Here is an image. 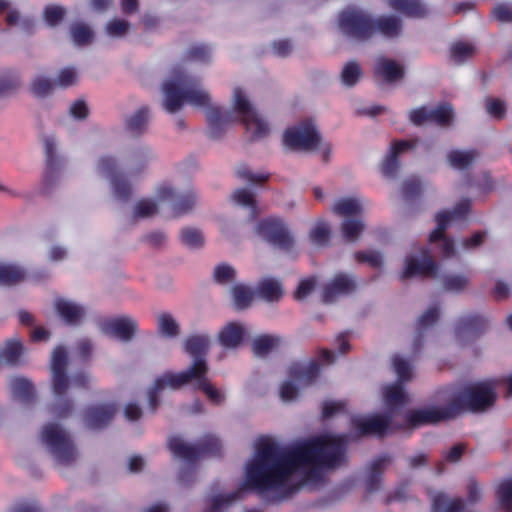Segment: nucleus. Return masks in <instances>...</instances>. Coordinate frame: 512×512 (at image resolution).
Listing matches in <instances>:
<instances>
[{"instance_id": "obj_1", "label": "nucleus", "mask_w": 512, "mask_h": 512, "mask_svg": "<svg viewBox=\"0 0 512 512\" xmlns=\"http://www.w3.org/2000/svg\"><path fill=\"white\" fill-rule=\"evenodd\" d=\"M346 446L347 437L344 435L311 438L291 449L269 438H261L256 444L254 457L246 465L242 487L227 495L211 497L206 512H229L244 490H253L261 495L283 490L281 495L267 499L268 503H278L292 494L293 488L288 486V482L294 472L306 467L336 468L345 460Z\"/></svg>"}, {"instance_id": "obj_2", "label": "nucleus", "mask_w": 512, "mask_h": 512, "mask_svg": "<svg viewBox=\"0 0 512 512\" xmlns=\"http://www.w3.org/2000/svg\"><path fill=\"white\" fill-rule=\"evenodd\" d=\"M164 108L168 113H176L185 102L206 109L208 130L211 139H220L226 126L238 121L234 112L222 110L218 106L211 105L210 95L200 88V81L186 75L176 80H169L163 85Z\"/></svg>"}, {"instance_id": "obj_3", "label": "nucleus", "mask_w": 512, "mask_h": 512, "mask_svg": "<svg viewBox=\"0 0 512 512\" xmlns=\"http://www.w3.org/2000/svg\"><path fill=\"white\" fill-rule=\"evenodd\" d=\"M67 364L66 349L61 345L57 346L52 353L51 372L53 393L57 398L53 412L58 418L68 417L73 410L72 401L64 398L70 384V379L66 373Z\"/></svg>"}, {"instance_id": "obj_4", "label": "nucleus", "mask_w": 512, "mask_h": 512, "mask_svg": "<svg viewBox=\"0 0 512 512\" xmlns=\"http://www.w3.org/2000/svg\"><path fill=\"white\" fill-rule=\"evenodd\" d=\"M497 395L494 383L483 381L464 387L450 403L457 406V416L465 410L482 412L494 405Z\"/></svg>"}, {"instance_id": "obj_5", "label": "nucleus", "mask_w": 512, "mask_h": 512, "mask_svg": "<svg viewBox=\"0 0 512 512\" xmlns=\"http://www.w3.org/2000/svg\"><path fill=\"white\" fill-rule=\"evenodd\" d=\"M41 441L59 464L70 465L76 460V447L59 424H46L41 432Z\"/></svg>"}, {"instance_id": "obj_6", "label": "nucleus", "mask_w": 512, "mask_h": 512, "mask_svg": "<svg viewBox=\"0 0 512 512\" xmlns=\"http://www.w3.org/2000/svg\"><path fill=\"white\" fill-rule=\"evenodd\" d=\"M338 27L349 39L366 42L373 38V16L358 8H347L339 13Z\"/></svg>"}, {"instance_id": "obj_7", "label": "nucleus", "mask_w": 512, "mask_h": 512, "mask_svg": "<svg viewBox=\"0 0 512 512\" xmlns=\"http://www.w3.org/2000/svg\"><path fill=\"white\" fill-rule=\"evenodd\" d=\"M168 447L176 458L189 463H194L204 456H220L222 450L220 440L214 435H205L195 445L187 444L180 437L174 436L169 439Z\"/></svg>"}, {"instance_id": "obj_8", "label": "nucleus", "mask_w": 512, "mask_h": 512, "mask_svg": "<svg viewBox=\"0 0 512 512\" xmlns=\"http://www.w3.org/2000/svg\"><path fill=\"white\" fill-rule=\"evenodd\" d=\"M234 111L240 116V122L247 131H252V140L261 139L268 135V124L252 108L241 88L234 89Z\"/></svg>"}, {"instance_id": "obj_9", "label": "nucleus", "mask_w": 512, "mask_h": 512, "mask_svg": "<svg viewBox=\"0 0 512 512\" xmlns=\"http://www.w3.org/2000/svg\"><path fill=\"white\" fill-rule=\"evenodd\" d=\"M256 233L266 242L283 251H290L294 246V238L280 218L268 217L260 220Z\"/></svg>"}, {"instance_id": "obj_10", "label": "nucleus", "mask_w": 512, "mask_h": 512, "mask_svg": "<svg viewBox=\"0 0 512 512\" xmlns=\"http://www.w3.org/2000/svg\"><path fill=\"white\" fill-rule=\"evenodd\" d=\"M320 141V134L310 120L288 128L283 136L284 145L293 150L312 151L318 148Z\"/></svg>"}, {"instance_id": "obj_11", "label": "nucleus", "mask_w": 512, "mask_h": 512, "mask_svg": "<svg viewBox=\"0 0 512 512\" xmlns=\"http://www.w3.org/2000/svg\"><path fill=\"white\" fill-rule=\"evenodd\" d=\"M457 417V406L448 403L445 407L431 406L422 409H412L405 414V422L409 428L437 424Z\"/></svg>"}, {"instance_id": "obj_12", "label": "nucleus", "mask_w": 512, "mask_h": 512, "mask_svg": "<svg viewBox=\"0 0 512 512\" xmlns=\"http://www.w3.org/2000/svg\"><path fill=\"white\" fill-rule=\"evenodd\" d=\"M351 427L359 437L376 436L383 438L392 430V414H375L369 417L354 416L351 418Z\"/></svg>"}, {"instance_id": "obj_13", "label": "nucleus", "mask_w": 512, "mask_h": 512, "mask_svg": "<svg viewBox=\"0 0 512 512\" xmlns=\"http://www.w3.org/2000/svg\"><path fill=\"white\" fill-rule=\"evenodd\" d=\"M208 365L206 361H193L192 365L186 370L180 373L165 372L161 376L157 377L154 381L156 389L162 391L166 388L171 390H177L182 386L188 384L193 379L196 380L202 374H207Z\"/></svg>"}, {"instance_id": "obj_14", "label": "nucleus", "mask_w": 512, "mask_h": 512, "mask_svg": "<svg viewBox=\"0 0 512 512\" xmlns=\"http://www.w3.org/2000/svg\"><path fill=\"white\" fill-rule=\"evenodd\" d=\"M159 201H168L171 204L172 217L177 218L189 213L196 204V195L190 190L177 193L172 187L163 184L156 192Z\"/></svg>"}, {"instance_id": "obj_15", "label": "nucleus", "mask_w": 512, "mask_h": 512, "mask_svg": "<svg viewBox=\"0 0 512 512\" xmlns=\"http://www.w3.org/2000/svg\"><path fill=\"white\" fill-rule=\"evenodd\" d=\"M438 274V265L433 260L427 248L421 249V258L409 256L405 260V268L400 275L401 280L421 277L435 278Z\"/></svg>"}, {"instance_id": "obj_16", "label": "nucleus", "mask_w": 512, "mask_h": 512, "mask_svg": "<svg viewBox=\"0 0 512 512\" xmlns=\"http://www.w3.org/2000/svg\"><path fill=\"white\" fill-rule=\"evenodd\" d=\"M98 168L110 178L115 196L121 200H128L131 196L132 188L125 176L116 171L115 159L109 156L102 157L99 160Z\"/></svg>"}, {"instance_id": "obj_17", "label": "nucleus", "mask_w": 512, "mask_h": 512, "mask_svg": "<svg viewBox=\"0 0 512 512\" xmlns=\"http://www.w3.org/2000/svg\"><path fill=\"white\" fill-rule=\"evenodd\" d=\"M138 324L135 319L129 316H119L106 319L101 324V331L108 336L114 337L123 342L133 339Z\"/></svg>"}, {"instance_id": "obj_18", "label": "nucleus", "mask_w": 512, "mask_h": 512, "mask_svg": "<svg viewBox=\"0 0 512 512\" xmlns=\"http://www.w3.org/2000/svg\"><path fill=\"white\" fill-rule=\"evenodd\" d=\"M117 412L115 403H103L88 406L83 413L85 425L92 430L107 427Z\"/></svg>"}, {"instance_id": "obj_19", "label": "nucleus", "mask_w": 512, "mask_h": 512, "mask_svg": "<svg viewBox=\"0 0 512 512\" xmlns=\"http://www.w3.org/2000/svg\"><path fill=\"white\" fill-rule=\"evenodd\" d=\"M355 288L356 282L351 276L339 273L323 287L322 300L324 303H331L340 295L352 293Z\"/></svg>"}, {"instance_id": "obj_20", "label": "nucleus", "mask_w": 512, "mask_h": 512, "mask_svg": "<svg viewBox=\"0 0 512 512\" xmlns=\"http://www.w3.org/2000/svg\"><path fill=\"white\" fill-rule=\"evenodd\" d=\"M404 75L405 71L403 66L398 64L395 60L385 57H380L376 60L374 66V77L376 80L391 84L403 79Z\"/></svg>"}, {"instance_id": "obj_21", "label": "nucleus", "mask_w": 512, "mask_h": 512, "mask_svg": "<svg viewBox=\"0 0 512 512\" xmlns=\"http://www.w3.org/2000/svg\"><path fill=\"white\" fill-rule=\"evenodd\" d=\"M415 143L407 140H399L392 143L389 154L385 157L382 165V174L387 178L396 177L399 168V155L409 149L414 148Z\"/></svg>"}, {"instance_id": "obj_22", "label": "nucleus", "mask_w": 512, "mask_h": 512, "mask_svg": "<svg viewBox=\"0 0 512 512\" xmlns=\"http://www.w3.org/2000/svg\"><path fill=\"white\" fill-rule=\"evenodd\" d=\"M403 32V22L395 15L373 17V37L380 35L386 39L398 38Z\"/></svg>"}, {"instance_id": "obj_23", "label": "nucleus", "mask_w": 512, "mask_h": 512, "mask_svg": "<svg viewBox=\"0 0 512 512\" xmlns=\"http://www.w3.org/2000/svg\"><path fill=\"white\" fill-rule=\"evenodd\" d=\"M488 321L481 315L470 314L461 317L455 326V333L458 337H477L486 331Z\"/></svg>"}, {"instance_id": "obj_24", "label": "nucleus", "mask_w": 512, "mask_h": 512, "mask_svg": "<svg viewBox=\"0 0 512 512\" xmlns=\"http://www.w3.org/2000/svg\"><path fill=\"white\" fill-rule=\"evenodd\" d=\"M320 374V364L311 360L308 365L296 362L289 367L288 375L299 384L308 386L313 384Z\"/></svg>"}, {"instance_id": "obj_25", "label": "nucleus", "mask_w": 512, "mask_h": 512, "mask_svg": "<svg viewBox=\"0 0 512 512\" xmlns=\"http://www.w3.org/2000/svg\"><path fill=\"white\" fill-rule=\"evenodd\" d=\"M391 461L392 457L390 455L383 454L371 462L368 468V474L365 479V487L367 492L373 493L380 489L382 476L384 474L386 465Z\"/></svg>"}, {"instance_id": "obj_26", "label": "nucleus", "mask_w": 512, "mask_h": 512, "mask_svg": "<svg viewBox=\"0 0 512 512\" xmlns=\"http://www.w3.org/2000/svg\"><path fill=\"white\" fill-rule=\"evenodd\" d=\"M388 5L410 18H425L430 13L429 7L422 0H388Z\"/></svg>"}, {"instance_id": "obj_27", "label": "nucleus", "mask_w": 512, "mask_h": 512, "mask_svg": "<svg viewBox=\"0 0 512 512\" xmlns=\"http://www.w3.org/2000/svg\"><path fill=\"white\" fill-rule=\"evenodd\" d=\"M55 309L62 320L68 325H77L84 316L85 309L71 301L58 298L55 301Z\"/></svg>"}, {"instance_id": "obj_28", "label": "nucleus", "mask_w": 512, "mask_h": 512, "mask_svg": "<svg viewBox=\"0 0 512 512\" xmlns=\"http://www.w3.org/2000/svg\"><path fill=\"white\" fill-rule=\"evenodd\" d=\"M244 334L245 329L242 325L231 322L219 332L218 340L225 348H236L242 343Z\"/></svg>"}, {"instance_id": "obj_29", "label": "nucleus", "mask_w": 512, "mask_h": 512, "mask_svg": "<svg viewBox=\"0 0 512 512\" xmlns=\"http://www.w3.org/2000/svg\"><path fill=\"white\" fill-rule=\"evenodd\" d=\"M479 155L476 149L464 151L455 149L447 154V161L449 165L456 170H466L473 165Z\"/></svg>"}, {"instance_id": "obj_30", "label": "nucleus", "mask_w": 512, "mask_h": 512, "mask_svg": "<svg viewBox=\"0 0 512 512\" xmlns=\"http://www.w3.org/2000/svg\"><path fill=\"white\" fill-rule=\"evenodd\" d=\"M210 339L205 334L189 336L184 343L185 351L194 358V361H206L204 356L209 349Z\"/></svg>"}, {"instance_id": "obj_31", "label": "nucleus", "mask_w": 512, "mask_h": 512, "mask_svg": "<svg viewBox=\"0 0 512 512\" xmlns=\"http://www.w3.org/2000/svg\"><path fill=\"white\" fill-rule=\"evenodd\" d=\"M13 398L24 404H30L35 399V390L31 381L25 378L16 377L10 382Z\"/></svg>"}, {"instance_id": "obj_32", "label": "nucleus", "mask_w": 512, "mask_h": 512, "mask_svg": "<svg viewBox=\"0 0 512 512\" xmlns=\"http://www.w3.org/2000/svg\"><path fill=\"white\" fill-rule=\"evenodd\" d=\"M256 294L267 302H277L283 296V288L278 280L264 278L258 283Z\"/></svg>"}, {"instance_id": "obj_33", "label": "nucleus", "mask_w": 512, "mask_h": 512, "mask_svg": "<svg viewBox=\"0 0 512 512\" xmlns=\"http://www.w3.org/2000/svg\"><path fill=\"white\" fill-rule=\"evenodd\" d=\"M282 342V338L275 335L263 334L252 342L253 353L258 357H265L276 349Z\"/></svg>"}, {"instance_id": "obj_34", "label": "nucleus", "mask_w": 512, "mask_h": 512, "mask_svg": "<svg viewBox=\"0 0 512 512\" xmlns=\"http://www.w3.org/2000/svg\"><path fill=\"white\" fill-rule=\"evenodd\" d=\"M44 148L46 155L45 180L49 182L53 179L54 174L58 171L60 162L56 155V144L53 138H45Z\"/></svg>"}, {"instance_id": "obj_35", "label": "nucleus", "mask_w": 512, "mask_h": 512, "mask_svg": "<svg viewBox=\"0 0 512 512\" xmlns=\"http://www.w3.org/2000/svg\"><path fill=\"white\" fill-rule=\"evenodd\" d=\"M332 211L336 215L343 216L347 219L360 215L362 212V206L357 199L347 197L338 200L334 204Z\"/></svg>"}, {"instance_id": "obj_36", "label": "nucleus", "mask_w": 512, "mask_h": 512, "mask_svg": "<svg viewBox=\"0 0 512 512\" xmlns=\"http://www.w3.org/2000/svg\"><path fill=\"white\" fill-rule=\"evenodd\" d=\"M404 383L397 382L387 386L384 392V399L389 407L402 406L408 402V396L405 393Z\"/></svg>"}, {"instance_id": "obj_37", "label": "nucleus", "mask_w": 512, "mask_h": 512, "mask_svg": "<svg viewBox=\"0 0 512 512\" xmlns=\"http://www.w3.org/2000/svg\"><path fill=\"white\" fill-rule=\"evenodd\" d=\"M157 328L159 334L167 338H175L180 333V327L177 321L170 313L163 312L157 317Z\"/></svg>"}, {"instance_id": "obj_38", "label": "nucleus", "mask_w": 512, "mask_h": 512, "mask_svg": "<svg viewBox=\"0 0 512 512\" xmlns=\"http://www.w3.org/2000/svg\"><path fill=\"white\" fill-rule=\"evenodd\" d=\"M196 381L195 388L205 393L212 404L220 405L223 403L225 399L224 394L210 383L206 374H202L200 377H197Z\"/></svg>"}, {"instance_id": "obj_39", "label": "nucleus", "mask_w": 512, "mask_h": 512, "mask_svg": "<svg viewBox=\"0 0 512 512\" xmlns=\"http://www.w3.org/2000/svg\"><path fill=\"white\" fill-rule=\"evenodd\" d=\"M453 120V108L449 103L439 104L430 109L429 122L439 126H449Z\"/></svg>"}, {"instance_id": "obj_40", "label": "nucleus", "mask_w": 512, "mask_h": 512, "mask_svg": "<svg viewBox=\"0 0 512 512\" xmlns=\"http://www.w3.org/2000/svg\"><path fill=\"white\" fill-rule=\"evenodd\" d=\"M148 118L149 109L147 107H141L126 120V127L130 132L140 134L146 128Z\"/></svg>"}, {"instance_id": "obj_41", "label": "nucleus", "mask_w": 512, "mask_h": 512, "mask_svg": "<svg viewBox=\"0 0 512 512\" xmlns=\"http://www.w3.org/2000/svg\"><path fill=\"white\" fill-rule=\"evenodd\" d=\"M475 51L476 48L474 47V45L458 41L451 46L450 55L455 63L461 64L466 60L470 59L471 57H473Z\"/></svg>"}, {"instance_id": "obj_42", "label": "nucleus", "mask_w": 512, "mask_h": 512, "mask_svg": "<svg viewBox=\"0 0 512 512\" xmlns=\"http://www.w3.org/2000/svg\"><path fill=\"white\" fill-rule=\"evenodd\" d=\"M234 304L237 309H245L250 306L254 292L243 284H236L232 287Z\"/></svg>"}, {"instance_id": "obj_43", "label": "nucleus", "mask_w": 512, "mask_h": 512, "mask_svg": "<svg viewBox=\"0 0 512 512\" xmlns=\"http://www.w3.org/2000/svg\"><path fill=\"white\" fill-rule=\"evenodd\" d=\"M25 278V273L19 267L0 264V285H14Z\"/></svg>"}, {"instance_id": "obj_44", "label": "nucleus", "mask_w": 512, "mask_h": 512, "mask_svg": "<svg viewBox=\"0 0 512 512\" xmlns=\"http://www.w3.org/2000/svg\"><path fill=\"white\" fill-rule=\"evenodd\" d=\"M496 496L500 507L512 512V479L504 480L497 486Z\"/></svg>"}, {"instance_id": "obj_45", "label": "nucleus", "mask_w": 512, "mask_h": 512, "mask_svg": "<svg viewBox=\"0 0 512 512\" xmlns=\"http://www.w3.org/2000/svg\"><path fill=\"white\" fill-rule=\"evenodd\" d=\"M364 230V223L360 219L347 218L341 225V231L347 241H355Z\"/></svg>"}, {"instance_id": "obj_46", "label": "nucleus", "mask_w": 512, "mask_h": 512, "mask_svg": "<svg viewBox=\"0 0 512 512\" xmlns=\"http://www.w3.org/2000/svg\"><path fill=\"white\" fill-rule=\"evenodd\" d=\"M362 71L356 61H349L344 66L340 78L343 85L353 87L361 77Z\"/></svg>"}, {"instance_id": "obj_47", "label": "nucleus", "mask_w": 512, "mask_h": 512, "mask_svg": "<svg viewBox=\"0 0 512 512\" xmlns=\"http://www.w3.org/2000/svg\"><path fill=\"white\" fill-rule=\"evenodd\" d=\"M181 242L189 248H200L204 244V237L202 232L196 228L186 227L180 231Z\"/></svg>"}, {"instance_id": "obj_48", "label": "nucleus", "mask_w": 512, "mask_h": 512, "mask_svg": "<svg viewBox=\"0 0 512 512\" xmlns=\"http://www.w3.org/2000/svg\"><path fill=\"white\" fill-rule=\"evenodd\" d=\"M454 218L450 214V212L447 211H441L436 215V228L430 233L429 235V241L431 243L437 242L439 239L444 238L445 231L450 223L451 220Z\"/></svg>"}, {"instance_id": "obj_49", "label": "nucleus", "mask_w": 512, "mask_h": 512, "mask_svg": "<svg viewBox=\"0 0 512 512\" xmlns=\"http://www.w3.org/2000/svg\"><path fill=\"white\" fill-rule=\"evenodd\" d=\"M23 353L22 342L18 339H9L1 353V356L9 364H16Z\"/></svg>"}, {"instance_id": "obj_50", "label": "nucleus", "mask_w": 512, "mask_h": 512, "mask_svg": "<svg viewBox=\"0 0 512 512\" xmlns=\"http://www.w3.org/2000/svg\"><path fill=\"white\" fill-rule=\"evenodd\" d=\"M71 36L76 45H87L93 39V31L83 23H75L71 26Z\"/></svg>"}, {"instance_id": "obj_51", "label": "nucleus", "mask_w": 512, "mask_h": 512, "mask_svg": "<svg viewBox=\"0 0 512 512\" xmlns=\"http://www.w3.org/2000/svg\"><path fill=\"white\" fill-rule=\"evenodd\" d=\"M20 86L19 75L12 70L5 72L0 77V97L9 95Z\"/></svg>"}, {"instance_id": "obj_52", "label": "nucleus", "mask_w": 512, "mask_h": 512, "mask_svg": "<svg viewBox=\"0 0 512 512\" xmlns=\"http://www.w3.org/2000/svg\"><path fill=\"white\" fill-rule=\"evenodd\" d=\"M330 236V228L324 222L318 223L309 233L310 241L317 246L328 245Z\"/></svg>"}, {"instance_id": "obj_53", "label": "nucleus", "mask_w": 512, "mask_h": 512, "mask_svg": "<svg viewBox=\"0 0 512 512\" xmlns=\"http://www.w3.org/2000/svg\"><path fill=\"white\" fill-rule=\"evenodd\" d=\"M442 283L444 290L459 293L468 285L469 278L465 275H447L443 277Z\"/></svg>"}, {"instance_id": "obj_54", "label": "nucleus", "mask_w": 512, "mask_h": 512, "mask_svg": "<svg viewBox=\"0 0 512 512\" xmlns=\"http://www.w3.org/2000/svg\"><path fill=\"white\" fill-rule=\"evenodd\" d=\"M422 192V185L417 177H410L406 179L402 185V196L405 200H413L420 196Z\"/></svg>"}, {"instance_id": "obj_55", "label": "nucleus", "mask_w": 512, "mask_h": 512, "mask_svg": "<svg viewBox=\"0 0 512 512\" xmlns=\"http://www.w3.org/2000/svg\"><path fill=\"white\" fill-rule=\"evenodd\" d=\"M158 211L157 203L151 199H141L134 208L136 218H147L156 214Z\"/></svg>"}, {"instance_id": "obj_56", "label": "nucleus", "mask_w": 512, "mask_h": 512, "mask_svg": "<svg viewBox=\"0 0 512 512\" xmlns=\"http://www.w3.org/2000/svg\"><path fill=\"white\" fill-rule=\"evenodd\" d=\"M211 57V49L207 45H194L190 47L185 55L189 61L208 62Z\"/></svg>"}, {"instance_id": "obj_57", "label": "nucleus", "mask_w": 512, "mask_h": 512, "mask_svg": "<svg viewBox=\"0 0 512 512\" xmlns=\"http://www.w3.org/2000/svg\"><path fill=\"white\" fill-rule=\"evenodd\" d=\"M235 276V269L226 263L217 265L213 273L214 281L218 284H226L231 282L235 279Z\"/></svg>"}, {"instance_id": "obj_58", "label": "nucleus", "mask_w": 512, "mask_h": 512, "mask_svg": "<svg viewBox=\"0 0 512 512\" xmlns=\"http://www.w3.org/2000/svg\"><path fill=\"white\" fill-rule=\"evenodd\" d=\"M354 258L358 263H367L372 268H380L383 264L382 255L377 251H358Z\"/></svg>"}, {"instance_id": "obj_59", "label": "nucleus", "mask_w": 512, "mask_h": 512, "mask_svg": "<svg viewBox=\"0 0 512 512\" xmlns=\"http://www.w3.org/2000/svg\"><path fill=\"white\" fill-rule=\"evenodd\" d=\"M54 82L46 77L38 76L31 84V91L37 97L47 96L53 89Z\"/></svg>"}, {"instance_id": "obj_60", "label": "nucleus", "mask_w": 512, "mask_h": 512, "mask_svg": "<svg viewBox=\"0 0 512 512\" xmlns=\"http://www.w3.org/2000/svg\"><path fill=\"white\" fill-rule=\"evenodd\" d=\"M393 365L398 376V382L405 383L412 378L411 367L405 359L396 355L393 357Z\"/></svg>"}, {"instance_id": "obj_61", "label": "nucleus", "mask_w": 512, "mask_h": 512, "mask_svg": "<svg viewBox=\"0 0 512 512\" xmlns=\"http://www.w3.org/2000/svg\"><path fill=\"white\" fill-rule=\"evenodd\" d=\"M232 199L235 203H237L239 205L250 207L253 211V214L254 215L256 214V208H257L256 201L254 199V195L249 190L244 189V188L237 189L233 193Z\"/></svg>"}, {"instance_id": "obj_62", "label": "nucleus", "mask_w": 512, "mask_h": 512, "mask_svg": "<svg viewBox=\"0 0 512 512\" xmlns=\"http://www.w3.org/2000/svg\"><path fill=\"white\" fill-rule=\"evenodd\" d=\"M65 10L61 6L48 5L44 9V19L50 26H56L64 18Z\"/></svg>"}, {"instance_id": "obj_63", "label": "nucleus", "mask_w": 512, "mask_h": 512, "mask_svg": "<svg viewBox=\"0 0 512 512\" xmlns=\"http://www.w3.org/2000/svg\"><path fill=\"white\" fill-rule=\"evenodd\" d=\"M129 22L122 19H113L106 25V32L111 37H121L129 29Z\"/></svg>"}, {"instance_id": "obj_64", "label": "nucleus", "mask_w": 512, "mask_h": 512, "mask_svg": "<svg viewBox=\"0 0 512 512\" xmlns=\"http://www.w3.org/2000/svg\"><path fill=\"white\" fill-rule=\"evenodd\" d=\"M491 16L502 23L512 22V7L506 3L497 4L491 11Z\"/></svg>"}]
</instances>
